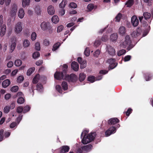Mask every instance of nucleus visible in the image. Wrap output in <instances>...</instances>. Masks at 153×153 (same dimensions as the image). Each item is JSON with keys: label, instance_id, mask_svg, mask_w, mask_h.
Listing matches in <instances>:
<instances>
[{"label": "nucleus", "instance_id": "nucleus-64", "mask_svg": "<svg viewBox=\"0 0 153 153\" xmlns=\"http://www.w3.org/2000/svg\"><path fill=\"white\" fill-rule=\"evenodd\" d=\"M107 40V36L106 35L103 36L101 38V40L103 42H106Z\"/></svg>", "mask_w": 153, "mask_h": 153}, {"label": "nucleus", "instance_id": "nucleus-21", "mask_svg": "<svg viewBox=\"0 0 153 153\" xmlns=\"http://www.w3.org/2000/svg\"><path fill=\"white\" fill-rule=\"evenodd\" d=\"M11 0H1L0 4L3 5L5 3L6 5L7 6L9 5L11 2Z\"/></svg>", "mask_w": 153, "mask_h": 153}, {"label": "nucleus", "instance_id": "nucleus-51", "mask_svg": "<svg viewBox=\"0 0 153 153\" xmlns=\"http://www.w3.org/2000/svg\"><path fill=\"white\" fill-rule=\"evenodd\" d=\"M132 111V109L130 108H129L127 110V111L125 113H126V114L127 116H128L131 113Z\"/></svg>", "mask_w": 153, "mask_h": 153}, {"label": "nucleus", "instance_id": "nucleus-27", "mask_svg": "<svg viewBox=\"0 0 153 153\" xmlns=\"http://www.w3.org/2000/svg\"><path fill=\"white\" fill-rule=\"evenodd\" d=\"M35 68L32 67L30 68L27 70V74L28 76H30L35 71Z\"/></svg>", "mask_w": 153, "mask_h": 153}, {"label": "nucleus", "instance_id": "nucleus-28", "mask_svg": "<svg viewBox=\"0 0 153 153\" xmlns=\"http://www.w3.org/2000/svg\"><path fill=\"white\" fill-rule=\"evenodd\" d=\"M134 0H128L126 3L127 7H131L134 4Z\"/></svg>", "mask_w": 153, "mask_h": 153}, {"label": "nucleus", "instance_id": "nucleus-38", "mask_svg": "<svg viewBox=\"0 0 153 153\" xmlns=\"http://www.w3.org/2000/svg\"><path fill=\"white\" fill-rule=\"evenodd\" d=\"M19 89V87L18 86L15 85L13 86L12 87L11 89L10 90L11 91L13 92H17Z\"/></svg>", "mask_w": 153, "mask_h": 153}, {"label": "nucleus", "instance_id": "nucleus-22", "mask_svg": "<svg viewBox=\"0 0 153 153\" xmlns=\"http://www.w3.org/2000/svg\"><path fill=\"white\" fill-rule=\"evenodd\" d=\"M59 19L58 17L56 15L53 16L52 19L51 20L52 22L54 23H57L59 21Z\"/></svg>", "mask_w": 153, "mask_h": 153}, {"label": "nucleus", "instance_id": "nucleus-49", "mask_svg": "<svg viewBox=\"0 0 153 153\" xmlns=\"http://www.w3.org/2000/svg\"><path fill=\"white\" fill-rule=\"evenodd\" d=\"M116 60L115 59L111 58L108 59L107 62L109 63L110 64L116 63L115 62Z\"/></svg>", "mask_w": 153, "mask_h": 153}, {"label": "nucleus", "instance_id": "nucleus-42", "mask_svg": "<svg viewBox=\"0 0 153 153\" xmlns=\"http://www.w3.org/2000/svg\"><path fill=\"white\" fill-rule=\"evenodd\" d=\"M80 64V68L81 69H83L86 66V61H82V62Z\"/></svg>", "mask_w": 153, "mask_h": 153}, {"label": "nucleus", "instance_id": "nucleus-37", "mask_svg": "<svg viewBox=\"0 0 153 153\" xmlns=\"http://www.w3.org/2000/svg\"><path fill=\"white\" fill-rule=\"evenodd\" d=\"M24 77L23 76H20L17 79V81L18 83L22 82L24 80Z\"/></svg>", "mask_w": 153, "mask_h": 153}, {"label": "nucleus", "instance_id": "nucleus-3", "mask_svg": "<svg viewBox=\"0 0 153 153\" xmlns=\"http://www.w3.org/2000/svg\"><path fill=\"white\" fill-rule=\"evenodd\" d=\"M131 42L130 36L129 35H127L125 37L124 41L122 43L120 46L124 48L127 47V50L129 51L133 47V45L131 44Z\"/></svg>", "mask_w": 153, "mask_h": 153}, {"label": "nucleus", "instance_id": "nucleus-57", "mask_svg": "<svg viewBox=\"0 0 153 153\" xmlns=\"http://www.w3.org/2000/svg\"><path fill=\"white\" fill-rule=\"evenodd\" d=\"M10 109V108L9 106H6L4 108V112L5 113H7L9 111Z\"/></svg>", "mask_w": 153, "mask_h": 153}, {"label": "nucleus", "instance_id": "nucleus-2", "mask_svg": "<svg viewBox=\"0 0 153 153\" xmlns=\"http://www.w3.org/2000/svg\"><path fill=\"white\" fill-rule=\"evenodd\" d=\"M88 131L87 130H85L81 134V138H82L84 134L82 140V142L84 144H86L91 141L93 140L94 139L97 134L95 132H91L86 136Z\"/></svg>", "mask_w": 153, "mask_h": 153}, {"label": "nucleus", "instance_id": "nucleus-12", "mask_svg": "<svg viewBox=\"0 0 153 153\" xmlns=\"http://www.w3.org/2000/svg\"><path fill=\"white\" fill-rule=\"evenodd\" d=\"M107 50L108 51V53L111 56L114 55L115 53V51L114 49L112 46L108 45L107 46Z\"/></svg>", "mask_w": 153, "mask_h": 153}, {"label": "nucleus", "instance_id": "nucleus-5", "mask_svg": "<svg viewBox=\"0 0 153 153\" xmlns=\"http://www.w3.org/2000/svg\"><path fill=\"white\" fill-rule=\"evenodd\" d=\"M141 28L138 27L136 30L133 31L131 34V36L133 37L137 38L141 35L142 33Z\"/></svg>", "mask_w": 153, "mask_h": 153}, {"label": "nucleus", "instance_id": "nucleus-53", "mask_svg": "<svg viewBox=\"0 0 153 153\" xmlns=\"http://www.w3.org/2000/svg\"><path fill=\"white\" fill-rule=\"evenodd\" d=\"M101 43V41L100 40H96L94 44V45L95 47H97L99 45H100Z\"/></svg>", "mask_w": 153, "mask_h": 153}, {"label": "nucleus", "instance_id": "nucleus-34", "mask_svg": "<svg viewBox=\"0 0 153 153\" xmlns=\"http://www.w3.org/2000/svg\"><path fill=\"white\" fill-rule=\"evenodd\" d=\"M22 62L21 60L17 59L15 61L14 64L16 66H19L22 65Z\"/></svg>", "mask_w": 153, "mask_h": 153}, {"label": "nucleus", "instance_id": "nucleus-60", "mask_svg": "<svg viewBox=\"0 0 153 153\" xmlns=\"http://www.w3.org/2000/svg\"><path fill=\"white\" fill-rule=\"evenodd\" d=\"M64 27L62 25H61L59 26L57 28V32H59L62 31Z\"/></svg>", "mask_w": 153, "mask_h": 153}, {"label": "nucleus", "instance_id": "nucleus-29", "mask_svg": "<svg viewBox=\"0 0 153 153\" xmlns=\"http://www.w3.org/2000/svg\"><path fill=\"white\" fill-rule=\"evenodd\" d=\"M64 90H66L68 88L67 83L65 81H63L61 84Z\"/></svg>", "mask_w": 153, "mask_h": 153}, {"label": "nucleus", "instance_id": "nucleus-40", "mask_svg": "<svg viewBox=\"0 0 153 153\" xmlns=\"http://www.w3.org/2000/svg\"><path fill=\"white\" fill-rule=\"evenodd\" d=\"M126 53V51L124 49H122L119 51L117 53V55L119 56H120Z\"/></svg>", "mask_w": 153, "mask_h": 153}, {"label": "nucleus", "instance_id": "nucleus-6", "mask_svg": "<svg viewBox=\"0 0 153 153\" xmlns=\"http://www.w3.org/2000/svg\"><path fill=\"white\" fill-rule=\"evenodd\" d=\"M116 131V127L112 126L110 127L105 132V136L108 137L112 134L114 133Z\"/></svg>", "mask_w": 153, "mask_h": 153}, {"label": "nucleus", "instance_id": "nucleus-43", "mask_svg": "<svg viewBox=\"0 0 153 153\" xmlns=\"http://www.w3.org/2000/svg\"><path fill=\"white\" fill-rule=\"evenodd\" d=\"M56 90L59 93L62 94V90L60 86L59 85H57L56 86Z\"/></svg>", "mask_w": 153, "mask_h": 153}, {"label": "nucleus", "instance_id": "nucleus-7", "mask_svg": "<svg viewBox=\"0 0 153 153\" xmlns=\"http://www.w3.org/2000/svg\"><path fill=\"white\" fill-rule=\"evenodd\" d=\"M41 27L42 30H46L48 29L50 30L51 28V26L50 25L49 22H43L41 24Z\"/></svg>", "mask_w": 153, "mask_h": 153}, {"label": "nucleus", "instance_id": "nucleus-30", "mask_svg": "<svg viewBox=\"0 0 153 153\" xmlns=\"http://www.w3.org/2000/svg\"><path fill=\"white\" fill-rule=\"evenodd\" d=\"M93 146L91 144H89L87 145L84 146L82 148L85 150H89L91 149L92 148Z\"/></svg>", "mask_w": 153, "mask_h": 153}, {"label": "nucleus", "instance_id": "nucleus-61", "mask_svg": "<svg viewBox=\"0 0 153 153\" xmlns=\"http://www.w3.org/2000/svg\"><path fill=\"white\" fill-rule=\"evenodd\" d=\"M100 53V51L99 50H96L94 53V56L96 57H98Z\"/></svg>", "mask_w": 153, "mask_h": 153}, {"label": "nucleus", "instance_id": "nucleus-58", "mask_svg": "<svg viewBox=\"0 0 153 153\" xmlns=\"http://www.w3.org/2000/svg\"><path fill=\"white\" fill-rule=\"evenodd\" d=\"M151 78V75L149 74H146L145 76V78L146 81L149 80Z\"/></svg>", "mask_w": 153, "mask_h": 153}, {"label": "nucleus", "instance_id": "nucleus-31", "mask_svg": "<svg viewBox=\"0 0 153 153\" xmlns=\"http://www.w3.org/2000/svg\"><path fill=\"white\" fill-rule=\"evenodd\" d=\"M67 2L66 0H63L59 5V7L61 8H64L67 3Z\"/></svg>", "mask_w": 153, "mask_h": 153}, {"label": "nucleus", "instance_id": "nucleus-52", "mask_svg": "<svg viewBox=\"0 0 153 153\" xmlns=\"http://www.w3.org/2000/svg\"><path fill=\"white\" fill-rule=\"evenodd\" d=\"M95 78L94 76H89L88 78V81L93 82L95 81Z\"/></svg>", "mask_w": 153, "mask_h": 153}, {"label": "nucleus", "instance_id": "nucleus-55", "mask_svg": "<svg viewBox=\"0 0 153 153\" xmlns=\"http://www.w3.org/2000/svg\"><path fill=\"white\" fill-rule=\"evenodd\" d=\"M36 87L37 90H42V89L43 86L40 83H38Z\"/></svg>", "mask_w": 153, "mask_h": 153}, {"label": "nucleus", "instance_id": "nucleus-23", "mask_svg": "<svg viewBox=\"0 0 153 153\" xmlns=\"http://www.w3.org/2000/svg\"><path fill=\"white\" fill-rule=\"evenodd\" d=\"M30 45V43L29 40L27 39L24 40L23 42V46L25 48L28 47Z\"/></svg>", "mask_w": 153, "mask_h": 153}, {"label": "nucleus", "instance_id": "nucleus-36", "mask_svg": "<svg viewBox=\"0 0 153 153\" xmlns=\"http://www.w3.org/2000/svg\"><path fill=\"white\" fill-rule=\"evenodd\" d=\"M122 17V14L119 13L116 16L115 19H116L115 21L116 22H119L120 21L121 18Z\"/></svg>", "mask_w": 153, "mask_h": 153}, {"label": "nucleus", "instance_id": "nucleus-19", "mask_svg": "<svg viewBox=\"0 0 153 153\" xmlns=\"http://www.w3.org/2000/svg\"><path fill=\"white\" fill-rule=\"evenodd\" d=\"M25 13L22 8L20 9L18 12V16L21 19H22L24 16Z\"/></svg>", "mask_w": 153, "mask_h": 153}, {"label": "nucleus", "instance_id": "nucleus-10", "mask_svg": "<svg viewBox=\"0 0 153 153\" xmlns=\"http://www.w3.org/2000/svg\"><path fill=\"white\" fill-rule=\"evenodd\" d=\"M60 153H66L68 152L70 148L68 146H63L60 148Z\"/></svg>", "mask_w": 153, "mask_h": 153}, {"label": "nucleus", "instance_id": "nucleus-4", "mask_svg": "<svg viewBox=\"0 0 153 153\" xmlns=\"http://www.w3.org/2000/svg\"><path fill=\"white\" fill-rule=\"evenodd\" d=\"M18 7L16 4H13L10 7V16L13 17L15 16L17 11Z\"/></svg>", "mask_w": 153, "mask_h": 153}, {"label": "nucleus", "instance_id": "nucleus-56", "mask_svg": "<svg viewBox=\"0 0 153 153\" xmlns=\"http://www.w3.org/2000/svg\"><path fill=\"white\" fill-rule=\"evenodd\" d=\"M131 56L130 55H127L124 58V61L125 62L129 61L131 59Z\"/></svg>", "mask_w": 153, "mask_h": 153}, {"label": "nucleus", "instance_id": "nucleus-26", "mask_svg": "<svg viewBox=\"0 0 153 153\" xmlns=\"http://www.w3.org/2000/svg\"><path fill=\"white\" fill-rule=\"evenodd\" d=\"M30 0H22V4L23 7H25L27 6H28L29 4Z\"/></svg>", "mask_w": 153, "mask_h": 153}, {"label": "nucleus", "instance_id": "nucleus-15", "mask_svg": "<svg viewBox=\"0 0 153 153\" xmlns=\"http://www.w3.org/2000/svg\"><path fill=\"white\" fill-rule=\"evenodd\" d=\"M10 83V80L8 79H6L2 83V86L4 88H6L8 86Z\"/></svg>", "mask_w": 153, "mask_h": 153}, {"label": "nucleus", "instance_id": "nucleus-50", "mask_svg": "<svg viewBox=\"0 0 153 153\" xmlns=\"http://www.w3.org/2000/svg\"><path fill=\"white\" fill-rule=\"evenodd\" d=\"M38 75H36L34 78L33 79V82L34 84H36L38 83V82L39 79L37 77Z\"/></svg>", "mask_w": 153, "mask_h": 153}, {"label": "nucleus", "instance_id": "nucleus-41", "mask_svg": "<svg viewBox=\"0 0 153 153\" xmlns=\"http://www.w3.org/2000/svg\"><path fill=\"white\" fill-rule=\"evenodd\" d=\"M4 130L3 129L0 130V142L1 141L3 140L4 138Z\"/></svg>", "mask_w": 153, "mask_h": 153}, {"label": "nucleus", "instance_id": "nucleus-8", "mask_svg": "<svg viewBox=\"0 0 153 153\" xmlns=\"http://www.w3.org/2000/svg\"><path fill=\"white\" fill-rule=\"evenodd\" d=\"M131 22L133 26L134 27H137L139 23L138 19L136 16H133L132 17Z\"/></svg>", "mask_w": 153, "mask_h": 153}, {"label": "nucleus", "instance_id": "nucleus-47", "mask_svg": "<svg viewBox=\"0 0 153 153\" xmlns=\"http://www.w3.org/2000/svg\"><path fill=\"white\" fill-rule=\"evenodd\" d=\"M85 55L86 56H88L90 54V50L88 48H86L84 52Z\"/></svg>", "mask_w": 153, "mask_h": 153}, {"label": "nucleus", "instance_id": "nucleus-54", "mask_svg": "<svg viewBox=\"0 0 153 153\" xmlns=\"http://www.w3.org/2000/svg\"><path fill=\"white\" fill-rule=\"evenodd\" d=\"M16 46V44L15 42H13L11 44L10 46V50H11V51H10L11 53L14 50Z\"/></svg>", "mask_w": 153, "mask_h": 153}, {"label": "nucleus", "instance_id": "nucleus-17", "mask_svg": "<svg viewBox=\"0 0 153 153\" xmlns=\"http://www.w3.org/2000/svg\"><path fill=\"white\" fill-rule=\"evenodd\" d=\"M110 39L112 41H116L118 38L117 34V33H114L112 34L110 36Z\"/></svg>", "mask_w": 153, "mask_h": 153}, {"label": "nucleus", "instance_id": "nucleus-45", "mask_svg": "<svg viewBox=\"0 0 153 153\" xmlns=\"http://www.w3.org/2000/svg\"><path fill=\"white\" fill-rule=\"evenodd\" d=\"M37 35L36 33L35 32L32 33L31 35V39L32 41L35 40L36 37Z\"/></svg>", "mask_w": 153, "mask_h": 153}, {"label": "nucleus", "instance_id": "nucleus-46", "mask_svg": "<svg viewBox=\"0 0 153 153\" xmlns=\"http://www.w3.org/2000/svg\"><path fill=\"white\" fill-rule=\"evenodd\" d=\"M69 7L73 8H76L77 7V5L74 2H71L69 4Z\"/></svg>", "mask_w": 153, "mask_h": 153}, {"label": "nucleus", "instance_id": "nucleus-13", "mask_svg": "<svg viewBox=\"0 0 153 153\" xmlns=\"http://www.w3.org/2000/svg\"><path fill=\"white\" fill-rule=\"evenodd\" d=\"M71 68L75 71H77L78 70L79 65L77 62H73L71 65Z\"/></svg>", "mask_w": 153, "mask_h": 153}, {"label": "nucleus", "instance_id": "nucleus-59", "mask_svg": "<svg viewBox=\"0 0 153 153\" xmlns=\"http://www.w3.org/2000/svg\"><path fill=\"white\" fill-rule=\"evenodd\" d=\"M88 9L91 11L94 8V5L92 4H89L87 6Z\"/></svg>", "mask_w": 153, "mask_h": 153}, {"label": "nucleus", "instance_id": "nucleus-35", "mask_svg": "<svg viewBox=\"0 0 153 153\" xmlns=\"http://www.w3.org/2000/svg\"><path fill=\"white\" fill-rule=\"evenodd\" d=\"M30 109V107L27 105L24 107L23 111V113H25L29 111Z\"/></svg>", "mask_w": 153, "mask_h": 153}, {"label": "nucleus", "instance_id": "nucleus-44", "mask_svg": "<svg viewBox=\"0 0 153 153\" xmlns=\"http://www.w3.org/2000/svg\"><path fill=\"white\" fill-rule=\"evenodd\" d=\"M35 49L37 51H39L40 49V44L39 42H37L35 44Z\"/></svg>", "mask_w": 153, "mask_h": 153}, {"label": "nucleus", "instance_id": "nucleus-1", "mask_svg": "<svg viewBox=\"0 0 153 153\" xmlns=\"http://www.w3.org/2000/svg\"><path fill=\"white\" fill-rule=\"evenodd\" d=\"M54 76L55 79L57 80H60L63 79L69 82H76L78 79L77 76L74 74H67L66 70H64L63 72L56 71L54 74Z\"/></svg>", "mask_w": 153, "mask_h": 153}, {"label": "nucleus", "instance_id": "nucleus-20", "mask_svg": "<svg viewBox=\"0 0 153 153\" xmlns=\"http://www.w3.org/2000/svg\"><path fill=\"white\" fill-rule=\"evenodd\" d=\"M86 77L85 74L83 73H80L79 75V80L80 82H82L83 81Z\"/></svg>", "mask_w": 153, "mask_h": 153}, {"label": "nucleus", "instance_id": "nucleus-33", "mask_svg": "<svg viewBox=\"0 0 153 153\" xmlns=\"http://www.w3.org/2000/svg\"><path fill=\"white\" fill-rule=\"evenodd\" d=\"M39 53L38 51L35 52L33 54L32 57L34 59H36L40 56Z\"/></svg>", "mask_w": 153, "mask_h": 153}, {"label": "nucleus", "instance_id": "nucleus-25", "mask_svg": "<svg viewBox=\"0 0 153 153\" xmlns=\"http://www.w3.org/2000/svg\"><path fill=\"white\" fill-rule=\"evenodd\" d=\"M61 45V44L59 42H57L54 44L53 46L52 49V51H55Z\"/></svg>", "mask_w": 153, "mask_h": 153}, {"label": "nucleus", "instance_id": "nucleus-14", "mask_svg": "<svg viewBox=\"0 0 153 153\" xmlns=\"http://www.w3.org/2000/svg\"><path fill=\"white\" fill-rule=\"evenodd\" d=\"M48 12L50 15H53L54 14L55 10L53 7L52 5L49 6L48 8Z\"/></svg>", "mask_w": 153, "mask_h": 153}, {"label": "nucleus", "instance_id": "nucleus-9", "mask_svg": "<svg viewBox=\"0 0 153 153\" xmlns=\"http://www.w3.org/2000/svg\"><path fill=\"white\" fill-rule=\"evenodd\" d=\"M119 120L116 118H112L108 120V123L109 125H114L119 123Z\"/></svg>", "mask_w": 153, "mask_h": 153}, {"label": "nucleus", "instance_id": "nucleus-39", "mask_svg": "<svg viewBox=\"0 0 153 153\" xmlns=\"http://www.w3.org/2000/svg\"><path fill=\"white\" fill-rule=\"evenodd\" d=\"M117 63L110 64L108 67V69L110 70L114 69L117 66Z\"/></svg>", "mask_w": 153, "mask_h": 153}, {"label": "nucleus", "instance_id": "nucleus-11", "mask_svg": "<svg viewBox=\"0 0 153 153\" xmlns=\"http://www.w3.org/2000/svg\"><path fill=\"white\" fill-rule=\"evenodd\" d=\"M22 29L21 23V22L17 23L15 27V32L17 33H19L22 31Z\"/></svg>", "mask_w": 153, "mask_h": 153}, {"label": "nucleus", "instance_id": "nucleus-48", "mask_svg": "<svg viewBox=\"0 0 153 153\" xmlns=\"http://www.w3.org/2000/svg\"><path fill=\"white\" fill-rule=\"evenodd\" d=\"M23 107L21 106L18 107L16 109V111L18 113H21L23 112Z\"/></svg>", "mask_w": 153, "mask_h": 153}, {"label": "nucleus", "instance_id": "nucleus-32", "mask_svg": "<svg viewBox=\"0 0 153 153\" xmlns=\"http://www.w3.org/2000/svg\"><path fill=\"white\" fill-rule=\"evenodd\" d=\"M24 102L25 99L22 97L19 98L17 101V103L19 104H23L24 103Z\"/></svg>", "mask_w": 153, "mask_h": 153}, {"label": "nucleus", "instance_id": "nucleus-16", "mask_svg": "<svg viewBox=\"0 0 153 153\" xmlns=\"http://www.w3.org/2000/svg\"><path fill=\"white\" fill-rule=\"evenodd\" d=\"M119 34L123 36L126 33V29L124 27H120L119 29Z\"/></svg>", "mask_w": 153, "mask_h": 153}, {"label": "nucleus", "instance_id": "nucleus-18", "mask_svg": "<svg viewBox=\"0 0 153 153\" xmlns=\"http://www.w3.org/2000/svg\"><path fill=\"white\" fill-rule=\"evenodd\" d=\"M6 31V27L5 25H3L1 29V32L0 33V35L1 36H3L5 33Z\"/></svg>", "mask_w": 153, "mask_h": 153}, {"label": "nucleus", "instance_id": "nucleus-62", "mask_svg": "<svg viewBox=\"0 0 153 153\" xmlns=\"http://www.w3.org/2000/svg\"><path fill=\"white\" fill-rule=\"evenodd\" d=\"M146 3L148 4V5L151 6L152 3V0H143Z\"/></svg>", "mask_w": 153, "mask_h": 153}, {"label": "nucleus", "instance_id": "nucleus-24", "mask_svg": "<svg viewBox=\"0 0 153 153\" xmlns=\"http://www.w3.org/2000/svg\"><path fill=\"white\" fill-rule=\"evenodd\" d=\"M143 16L146 20H147L150 18L151 14L148 12H145L143 13Z\"/></svg>", "mask_w": 153, "mask_h": 153}, {"label": "nucleus", "instance_id": "nucleus-63", "mask_svg": "<svg viewBox=\"0 0 153 153\" xmlns=\"http://www.w3.org/2000/svg\"><path fill=\"white\" fill-rule=\"evenodd\" d=\"M13 63L12 61L9 62L7 64V66L8 68H11L13 65Z\"/></svg>", "mask_w": 153, "mask_h": 153}]
</instances>
